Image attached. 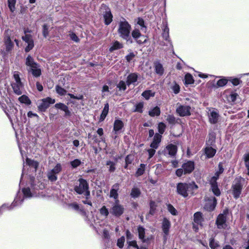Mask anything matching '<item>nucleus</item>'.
Returning a JSON list of instances; mask_svg holds the SVG:
<instances>
[{"label":"nucleus","instance_id":"nucleus-19","mask_svg":"<svg viewBox=\"0 0 249 249\" xmlns=\"http://www.w3.org/2000/svg\"><path fill=\"white\" fill-rule=\"evenodd\" d=\"M162 136L159 134L156 133L154 137L153 141L150 144V147L157 149L161 142Z\"/></svg>","mask_w":249,"mask_h":249},{"label":"nucleus","instance_id":"nucleus-8","mask_svg":"<svg viewBox=\"0 0 249 249\" xmlns=\"http://www.w3.org/2000/svg\"><path fill=\"white\" fill-rule=\"evenodd\" d=\"M55 102V99L50 97L44 98L38 103V109L41 111H45L49 107L50 104H53Z\"/></svg>","mask_w":249,"mask_h":249},{"label":"nucleus","instance_id":"nucleus-30","mask_svg":"<svg viewBox=\"0 0 249 249\" xmlns=\"http://www.w3.org/2000/svg\"><path fill=\"white\" fill-rule=\"evenodd\" d=\"M22 193L24 197L30 198L34 196H36L37 195L34 192H31L29 188H25L22 189Z\"/></svg>","mask_w":249,"mask_h":249},{"label":"nucleus","instance_id":"nucleus-46","mask_svg":"<svg viewBox=\"0 0 249 249\" xmlns=\"http://www.w3.org/2000/svg\"><path fill=\"white\" fill-rule=\"evenodd\" d=\"M16 0H8V5L10 11L13 12L15 10Z\"/></svg>","mask_w":249,"mask_h":249},{"label":"nucleus","instance_id":"nucleus-38","mask_svg":"<svg viewBox=\"0 0 249 249\" xmlns=\"http://www.w3.org/2000/svg\"><path fill=\"white\" fill-rule=\"evenodd\" d=\"M194 82V80L192 75L190 73H187L185 76V84H192Z\"/></svg>","mask_w":249,"mask_h":249},{"label":"nucleus","instance_id":"nucleus-44","mask_svg":"<svg viewBox=\"0 0 249 249\" xmlns=\"http://www.w3.org/2000/svg\"><path fill=\"white\" fill-rule=\"evenodd\" d=\"M47 177L48 179L51 181H55L57 179V175L50 170L47 173Z\"/></svg>","mask_w":249,"mask_h":249},{"label":"nucleus","instance_id":"nucleus-29","mask_svg":"<svg viewBox=\"0 0 249 249\" xmlns=\"http://www.w3.org/2000/svg\"><path fill=\"white\" fill-rule=\"evenodd\" d=\"M55 107L57 109H60L61 110L64 111L65 112V114L66 115H69L70 114V111L69 110L68 107L63 103H57L55 105Z\"/></svg>","mask_w":249,"mask_h":249},{"label":"nucleus","instance_id":"nucleus-20","mask_svg":"<svg viewBox=\"0 0 249 249\" xmlns=\"http://www.w3.org/2000/svg\"><path fill=\"white\" fill-rule=\"evenodd\" d=\"M119 189V184L118 183L114 184L110 191V197L113 198L116 201L118 200V191Z\"/></svg>","mask_w":249,"mask_h":249},{"label":"nucleus","instance_id":"nucleus-35","mask_svg":"<svg viewBox=\"0 0 249 249\" xmlns=\"http://www.w3.org/2000/svg\"><path fill=\"white\" fill-rule=\"evenodd\" d=\"M123 47V45L118 41H115L112 46L109 48V51L112 52L114 50L121 49Z\"/></svg>","mask_w":249,"mask_h":249},{"label":"nucleus","instance_id":"nucleus-45","mask_svg":"<svg viewBox=\"0 0 249 249\" xmlns=\"http://www.w3.org/2000/svg\"><path fill=\"white\" fill-rule=\"evenodd\" d=\"M62 170L61 165L60 163H57L55 166L50 171L55 175L59 174Z\"/></svg>","mask_w":249,"mask_h":249},{"label":"nucleus","instance_id":"nucleus-7","mask_svg":"<svg viewBox=\"0 0 249 249\" xmlns=\"http://www.w3.org/2000/svg\"><path fill=\"white\" fill-rule=\"evenodd\" d=\"M99 13L102 15L106 25H109L112 21V15L110 9L105 4H102L100 8Z\"/></svg>","mask_w":249,"mask_h":249},{"label":"nucleus","instance_id":"nucleus-12","mask_svg":"<svg viewBox=\"0 0 249 249\" xmlns=\"http://www.w3.org/2000/svg\"><path fill=\"white\" fill-rule=\"evenodd\" d=\"M176 111L180 116H186L191 115V107L187 105H180L178 106Z\"/></svg>","mask_w":249,"mask_h":249},{"label":"nucleus","instance_id":"nucleus-28","mask_svg":"<svg viewBox=\"0 0 249 249\" xmlns=\"http://www.w3.org/2000/svg\"><path fill=\"white\" fill-rule=\"evenodd\" d=\"M124 125L123 123L120 120H116L114 123L113 130L117 133L118 131L120 130Z\"/></svg>","mask_w":249,"mask_h":249},{"label":"nucleus","instance_id":"nucleus-50","mask_svg":"<svg viewBox=\"0 0 249 249\" xmlns=\"http://www.w3.org/2000/svg\"><path fill=\"white\" fill-rule=\"evenodd\" d=\"M166 125L165 124L163 123H160L158 124V130L159 132V134L161 135L162 134L165 129Z\"/></svg>","mask_w":249,"mask_h":249},{"label":"nucleus","instance_id":"nucleus-9","mask_svg":"<svg viewBox=\"0 0 249 249\" xmlns=\"http://www.w3.org/2000/svg\"><path fill=\"white\" fill-rule=\"evenodd\" d=\"M216 205V199L214 197H206L205 198V203L204 204V209L207 211H213Z\"/></svg>","mask_w":249,"mask_h":249},{"label":"nucleus","instance_id":"nucleus-48","mask_svg":"<svg viewBox=\"0 0 249 249\" xmlns=\"http://www.w3.org/2000/svg\"><path fill=\"white\" fill-rule=\"evenodd\" d=\"M168 211L173 215L177 214V211L176 209L170 204H167Z\"/></svg>","mask_w":249,"mask_h":249},{"label":"nucleus","instance_id":"nucleus-32","mask_svg":"<svg viewBox=\"0 0 249 249\" xmlns=\"http://www.w3.org/2000/svg\"><path fill=\"white\" fill-rule=\"evenodd\" d=\"M160 113V109L159 107H156L149 111V115L151 117L155 116H159Z\"/></svg>","mask_w":249,"mask_h":249},{"label":"nucleus","instance_id":"nucleus-58","mask_svg":"<svg viewBox=\"0 0 249 249\" xmlns=\"http://www.w3.org/2000/svg\"><path fill=\"white\" fill-rule=\"evenodd\" d=\"M244 160L246 166L248 170L247 174L249 175V154H248L245 156Z\"/></svg>","mask_w":249,"mask_h":249},{"label":"nucleus","instance_id":"nucleus-4","mask_svg":"<svg viewBox=\"0 0 249 249\" xmlns=\"http://www.w3.org/2000/svg\"><path fill=\"white\" fill-rule=\"evenodd\" d=\"M13 79L11 84L13 91L18 95H21L24 89V84L21 81L19 72L15 71L13 72Z\"/></svg>","mask_w":249,"mask_h":249},{"label":"nucleus","instance_id":"nucleus-34","mask_svg":"<svg viewBox=\"0 0 249 249\" xmlns=\"http://www.w3.org/2000/svg\"><path fill=\"white\" fill-rule=\"evenodd\" d=\"M18 100L21 103L25 104L27 105H30L31 101L28 96L23 95L18 98Z\"/></svg>","mask_w":249,"mask_h":249},{"label":"nucleus","instance_id":"nucleus-49","mask_svg":"<svg viewBox=\"0 0 249 249\" xmlns=\"http://www.w3.org/2000/svg\"><path fill=\"white\" fill-rule=\"evenodd\" d=\"M143 107V103L142 102L139 103L138 104L136 105L134 111L142 113V112Z\"/></svg>","mask_w":249,"mask_h":249},{"label":"nucleus","instance_id":"nucleus-10","mask_svg":"<svg viewBox=\"0 0 249 249\" xmlns=\"http://www.w3.org/2000/svg\"><path fill=\"white\" fill-rule=\"evenodd\" d=\"M124 211L123 206L119 203V201H115V203L112 206L110 210V213L116 216L122 215Z\"/></svg>","mask_w":249,"mask_h":249},{"label":"nucleus","instance_id":"nucleus-15","mask_svg":"<svg viewBox=\"0 0 249 249\" xmlns=\"http://www.w3.org/2000/svg\"><path fill=\"white\" fill-rule=\"evenodd\" d=\"M177 152V146L172 143L168 144L164 151L165 155H169L171 157L174 156L176 154Z\"/></svg>","mask_w":249,"mask_h":249},{"label":"nucleus","instance_id":"nucleus-43","mask_svg":"<svg viewBox=\"0 0 249 249\" xmlns=\"http://www.w3.org/2000/svg\"><path fill=\"white\" fill-rule=\"evenodd\" d=\"M138 231L139 233V238L144 241L145 229L143 227L139 226L138 228Z\"/></svg>","mask_w":249,"mask_h":249},{"label":"nucleus","instance_id":"nucleus-62","mask_svg":"<svg viewBox=\"0 0 249 249\" xmlns=\"http://www.w3.org/2000/svg\"><path fill=\"white\" fill-rule=\"evenodd\" d=\"M166 120L168 122L169 124H174L176 122V119L175 117L171 115H169L167 116Z\"/></svg>","mask_w":249,"mask_h":249},{"label":"nucleus","instance_id":"nucleus-54","mask_svg":"<svg viewBox=\"0 0 249 249\" xmlns=\"http://www.w3.org/2000/svg\"><path fill=\"white\" fill-rule=\"evenodd\" d=\"M125 238L124 236H122L117 240V245L120 248H122L124 247Z\"/></svg>","mask_w":249,"mask_h":249},{"label":"nucleus","instance_id":"nucleus-6","mask_svg":"<svg viewBox=\"0 0 249 249\" xmlns=\"http://www.w3.org/2000/svg\"><path fill=\"white\" fill-rule=\"evenodd\" d=\"M245 182V179L242 178H236L235 179L232 186L233 195L235 198L239 197L243 184Z\"/></svg>","mask_w":249,"mask_h":249},{"label":"nucleus","instance_id":"nucleus-39","mask_svg":"<svg viewBox=\"0 0 249 249\" xmlns=\"http://www.w3.org/2000/svg\"><path fill=\"white\" fill-rule=\"evenodd\" d=\"M141 192L139 189L137 188H133L131 190L130 195L132 197L136 198L139 196Z\"/></svg>","mask_w":249,"mask_h":249},{"label":"nucleus","instance_id":"nucleus-23","mask_svg":"<svg viewBox=\"0 0 249 249\" xmlns=\"http://www.w3.org/2000/svg\"><path fill=\"white\" fill-rule=\"evenodd\" d=\"M26 164L28 165L30 168H33V172H36L38 166V163L37 161L30 160L29 158L26 159Z\"/></svg>","mask_w":249,"mask_h":249},{"label":"nucleus","instance_id":"nucleus-21","mask_svg":"<svg viewBox=\"0 0 249 249\" xmlns=\"http://www.w3.org/2000/svg\"><path fill=\"white\" fill-rule=\"evenodd\" d=\"M34 68H35L32 67L27 68L28 72H30L34 77H37L40 76L41 74V71L39 65L38 64L34 66Z\"/></svg>","mask_w":249,"mask_h":249},{"label":"nucleus","instance_id":"nucleus-5","mask_svg":"<svg viewBox=\"0 0 249 249\" xmlns=\"http://www.w3.org/2000/svg\"><path fill=\"white\" fill-rule=\"evenodd\" d=\"M88 189V184L87 181L83 178H80L74 187V190L77 193L84 194L87 197L90 195Z\"/></svg>","mask_w":249,"mask_h":249},{"label":"nucleus","instance_id":"nucleus-13","mask_svg":"<svg viewBox=\"0 0 249 249\" xmlns=\"http://www.w3.org/2000/svg\"><path fill=\"white\" fill-rule=\"evenodd\" d=\"M21 195L18 194L15 198L14 201L11 205L8 204H4L6 206L5 207L4 210L7 209L8 210H11L16 206L20 205L23 201V198L21 197Z\"/></svg>","mask_w":249,"mask_h":249},{"label":"nucleus","instance_id":"nucleus-2","mask_svg":"<svg viewBox=\"0 0 249 249\" xmlns=\"http://www.w3.org/2000/svg\"><path fill=\"white\" fill-rule=\"evenodd\" d=\"M130 29L131 26L126 20H124L119 22L118 32L120 36L127 42L132 43L130 36Z\"/></svg>","mask_w":249,"mask_h":249},{"label":"nucleus","instance_id":"nucleus-57","mask_svg":"<svg viewBox=\"0 0 249 249\" xmlns=\"http://www.w3.org/2000/svg\"><path fill=\"white\" fill-rule=\"evenodd\" d=\"M237 93L236 92H231L230 95H229V97H228V100L230 101L234 102L236 99L237 97L238 96Z\"/></svg>","mask_w":249,"mask_h":249},{"label":"nucleus","instance_id":"nucleus-1","mask_svg":"<svg viewBox=\"0 0 249 249\" xmlns=\"http://www.w3.org/2000/svg\"><path fill=\"white\" fill-rule=\"evenodd\" d=\"M140 31L145 33L146 27L144 25V20L141 18H138L137 22L135 25L134 29L132 31L131 35L133 38L139 44L145 43L147 40V37L144 35H142Z\"/></svg>","mask_w":249,"mask_h":249},{"label":"nucleus","instance_id":"nucleus-64","mask_svg":"<svg viewBox=\"0 0 249 249\" xmlns=\"http://www.w3.org/2000/svg\"><path fill=\"white\" fill-rule=\"evenodd\" d=\"M147 152L149 155L148 159H150L155 155L156 150H155L154 148H151L147 150Z\"/></svg>","mask_w":249,"mask_h":249},{"label":"nucleus","instance_id":"nucleus-36","mask_svg":"<svg viewBox=\"0 0 249 249\" xmlns=\"http://www.w3.org/2000/svg\"><path fill=\"white\" fill-rule=\"evenodd\" d=\"M210 190H211L213 194L217 196H219L221 194L220 191L218 187L217 184L213 185V186H211Z\"/></svg>","mask_w":249,"mask_h":249},{"label":"nucleus","instance_id":"nucleus-51","mask_svg":"<svg viewBox=\"0 0 249 249\" xmlns=\"http://www.w3.org/2000/svg\"><path fill=\"white\" fill-rule=\"evenodd\" d=\"M56 92L60 95H64L66 93V90L59 86L55 87Z\"/></svg>","mask_w":249,"mask_h":249},{"label":"nucleus","instance_id":"nucleus-3","mask_svg":"<svg viewBox=\"0 0 249 249\" xmlns=\"http://www.w3.org/2000/svg\"><path fill=\"white\" fill-rule=\"evenodd\" d=\"M197 188V185L194 182L189 183H179L177 185V192L178 194L185 197L188 196L189 193H192Z\"/></svg>","mask_w":249,"mask_h":249},{"label":"nucleus","instance_id":"nucleus-53","mask_svg":"<svg viewBox=\"0 0 249 249\" xmlns=\"http://www.w3.org/2000/svg\"><path fill=\"white\" fill-rule=\"evenodd\" d=\"M81 163V161L79 159H75L71 161L70 164L72 168H75L79 166Z\"/></svg>","mask_w":249,"mask_h":249},{"label":"nucleus","instance_id":"nucleus-61","mask_svg":"<svg viewBox=\"0 0 249 249\" xmlns=\"http://www.w3.org/2000/svg\"><path fill=\"white\" fill-rule=\"evenodd\" d=\"M69 36L71 40L76 42H78L79 41L78 37L73 33H70Z\"/></svg>","mask_w":249,"mask_h":249},{"label":"nucleus","instance_id":"nucleus-16","mask_svg":"<svg viewBox=\"0 0 249 249\" xmlns=\"http://www.w3.org/2000/svg\"><path fill=\"white\" fill-rule=\"evenodd\" d=\"M209 122L211 124H216L219 119V114L216 109H210L208 113Z\"/></svg>","mask_w":249,"mask_h":249},{"label":"nucleus","instance_id":"nucleus-31","mask_svg":"<svg viewBox=\"0 0 249 249\" xmlns=\"http://www.w3.org/2000/svg\"><path fill=\"white\" fill-rule=\"evenodd\" d=\"M109 110V105L107 103L105 105L104 107L100 116V121H103L108 114Z\"/></svg>","mask_w":249,"mask_h":249},{"label":"nucleus","instance_id":"nucleus-56","mask_svg":"<svg viewBox=\"0 0 249 249\" xmlns=\"http://www.w3.org/2000/svg\"><path fill=\"white\" fill-rule=\"evenodd\" d=\"M145 165L144 164H141L140 167L139 168L137 171L136 175L137 176H140L142 175L144 171Z\"/></svg>","mask_w":249,"mask_h":249},{"label":"nucleus","instance_id":"nucleus-47","mask_svg":"<svg viewBox=\"0 0 249 249\" xmlns=\"http://www.w3.org/2000/svg\"><path fill=\"white\" fill-rule=\"evenodd\" d=\"M106 165L109 166V171L110 172H113L115 170V163L110 160L107 161Z\"/></svg>","mask_w":249,"mask_h":249},{"label":"nucleus","instance_id":"nucleus-17","mask_svg":"<svg viewBox=\"0 0 249 249\" xmlns=\"http://www.w3.org/2000/svg\"><path fill=\"white\" fill-rule=\"evenodd\" d=\"M171 227V223L169 220L164 218L162 223V230L164 233V238L166 239V237L169 234V229Z\"/></svg>","mask_w":249,"mask_h":249},{"label":"nucleus","instance_id":"nucleus-22","mask_svg":"<svg viewBox=\"0 0 249 249\" xmlns=\"http://www.w3.org/2000/svg\"><path fill=\"white\" fill-rule=\"evenodd\" d=\"M194 220L196 224L198 225H200V226H202L204 220L202 213L200 212L196 213L194 215Z\"/></svg>","mask_w":249,"mask_h":249},{"label":"nucleus","instance_id":"nucleus-26","mask_svg":"<svg viewBox=\"0 0 249 249\" xmlns=\"http://www.w3.org/2000/svg\"><path fill=\"white\" fill-rule=\"evenodd\" d=\"M169 29L167 27V24L165 25L163 28L162 36L165 40L168 41L171 46H172L171 43L169 40Z\"/></svg>","mask_w":249,"mask_h":249},{"label":"nucleus","instance_id":"nucleus-59","mask_svg":"<svg viewBox=\"0 0 249 249\" xmlns=\"http://www.w3.org/2000/svg\"><path fill=\"white\" fill-rule=\"evenodd\" d=\"M117 87L120 90H124L126 89V84L125 82L123 81H120Z\"/></svg>","mask_w":249,"mask_h":249},{"label":"nucleus","instance_id":"nucleus-42","mask_svg":"<svg viewBox=\"0 0 249 249\" xmlns=\"http://www.w3.org/2000/svg\"><path fill=\"white\" fill-rule=\"evenodd\" d=\"M155 93L152 92V90H146L142 93V96L144 97L146 100L150 98V97H153Z\"/></svg>","mask_w":249,"mask_h":249},{"label":"nucleus","instance_id":"nucleus-40","mask_svg":"<svg viewBox=\"0 0 249 249\" xmlns=\"http://www.w3.org/2000/svg\"><path fill=\"white\" fill-rule=\"evenodd\" d=\"M229 79L226 77H223L221 79L218 80L217 82V86L219 87H221L225 86L228 82Z\"/></svg>","mask_w":249,"mask_h":249},{"label":"nucleus","instance_id":"nucleus-41","mask_svg":"<svg viewBox=\"0 0 249 249\" xmlns=\"http://www.w3.org/2000/svg\"><path fill=\"white\" fill-rule=\"evenodd\" d=\"M155 71L156 73L159 75H162L164 71L163 67L160 63L156 64Z\"/></svg>","mask_w":249,"mask_h":249},{"label":"nucleus","instance_id":"nucleus-25","mask_svg":"<svg viewBox=\"0 0 249 249\" xmlns=\"http://www.w3.org/2000/svg\"><path fill=\"white\" fill-rule=\"evenodd\" d=\"M25 64L27 67V68H30L31 67L34 68V66L38 65V64L35 62L34 58L29 55L27 57L26 59Z\"/></svg>","mask_w":249,"mask_h":249},{"label":"nucleus","instance_id":"nucleus-60","mask_svg":"<svg viewBox=\"0 0 249 249\" xmlns=\"http://www.w3.org/2000/svg\"><path fill=\"white\" fill-rule=\"evenodd\" d=\"M209 246L212 249H215L218 246V244L213 239H211L210 240Z\"/></svg>","mask_w":249,"mask_h":249},{"label":"nucleus","instance_id":"nucleus-37","mask_svg":"<svg viewBox=\"0 0 249 249\" xmlns=\"http://www.w3.org/2000/svg\"><path fill=\"white\" fill-rule=\"evenodd\" d=\"M210 190H211L213 194L217 196H219L221 194L220 191L218 187L217 184L213 185V186H211Z\"/></svg>","mask_w":249,"mask_h":249},{"label":"nucleus","instance_id":"nucleus-33","mask_svg":"<svg viewBox=\"0 0 249 249\" xmlns=\"http://www.w3.org/2000/svg\"><path fill=\"white\" fill-rule=\"evenodd\" d=\"M99 212L101 215L103 216L105 218H106L109 214L108 210L105 206H103L99 209Z\"/></svg>","mask_w":249,"mask_h":249},{"label":"nucleus","instance_id":"nucleus-11","mask_svg":"<svg viewBox=\"0 0 249 249\" xmlns=\"http://www.w3.org/2000/svg\"><path fill=\"white\" fill-rule=\"evenodd\" d=\"M228 213V210L223 211V213L219 214L216 220V224L218 229L224 228L226 226V214Z\"/></svg>","mask_w":249,"mask_h":249},{"label":"nucleus","instance_id":"nucleus-14","mask_svg":"<svg viewBox=\"0 0 249 249\" xmlns=\"http://www.w3.org/2000/svg\"><path fill=\"white\" fill-rule=\"evenodd\" d=\"M25 33H26V32H25ZM22 38L27 44V46L25 48V52H29L34 46V40L32 36L25 34V36L22 37Z\"/></svg>","mask_w":249,"mask_h":249},{"label":"nucleus","instance_id":"nucleus-27","mask_svg":"<svg viewBox=\"0 0 249 249\" xmlns=\"http://www.w3.org/2000/svg\"><path fill=\"white\" fill-rule=\"evenodd\" d=\"M138 79V75L135 73L130 74L127 78L126 83L128 85L135 83Z\"/></svg>","mask_w":249,"mask_h":249},{"label":"nucleus","instance_id":"nucleus-55","mask_svg":"<svg viewBox=\"0 0 249 249\" xmlns=\"http://www.w3.org/2000/svg\"><path fill=\"white\" fill-rule=\"evenodd\" d=\"M102 92L103 97L108 95L110 93L108 87L107 85L104 86L102 90Z\"/></svg>","mask_w":249,"mask_h":249},{"label":"nucleus","instance_id":"nucleus-63","mask_svg":"<svg viewBox=\"0 0 249 249\" xmlns=\"http://www.w3.org/2000/svg\"><path fill=\"white\" fill-rule=\"evenodd\" d=\"M172 89L173 90V91H174V92L175 93V94H177L178 93H179V91H180V88H179V85H178V84H175L172 87Z\"/></svg>","mask_w":249,"mask_h":249},{"label":"nucleus","instance_id":"nucleus-52","mask_svg":"<svg viewBox=\"0 0 249 249\" xmlns=\"http://www.w3.org/2000/svg\"><path fill=\"white\" fill-rule=\"evenodd\" d=\"M215 141V135L213 133L210 134L207 141L208 145H212Z\"/></svg>","mask_w":249,"mask_h":249},{"label":"nucleus","instance_id":"nucleus-18","mask_svg":"<svg viewBox=\"0 0 249 249\" xmlns=\"http://www.w3.org/2000/svg\"><path fill=\"white\" fill-rule=\"evenodd\" d=\"M182 168L184 170V174H190L194 169V163L191 161H188L187 162L183 164Z\"/></svg>","mask_w":249,"mask_h":249},{"label":"nucleus","instance_id":"nucleus-24","mask_svg":"<svg viewBox=\"0 0 249 249\" xmlns=\"http://www.w3.org/2000/svg\"><path fill=\"white\" fill-rule=\"evenodd\" d=\"M216 152V149L211 146H208L205 149V153L208 158L213 157L215 155Z\"/></svg>","mask_w":249,"mask_h":249}]
</instances>
